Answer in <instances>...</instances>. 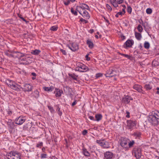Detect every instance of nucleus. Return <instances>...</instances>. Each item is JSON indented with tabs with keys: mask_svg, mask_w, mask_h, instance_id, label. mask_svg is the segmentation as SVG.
Instances as JSON below:
<instances>
[{
	"mask_svg": "<svg viewBox=\"0 0 159 159\" xmlns=\"http://www.w3.org/2000/svg\"><path fill=\"white\" fill-rule=\"evenodd\" d=\"M25 119L24 117L20 116L15 120V123L18 125H21L25 121Z\"/></svg>",
	"mask_w": 159,
	"mask_h": 159,
	"instance_id": "nucleus-7",
	"label": "nucleus"
},
{
	"mask_svg": "<svg viewBox=\"0 0 159 159\" xmlns=\"http://www.w3.org/2000/svg\"><path fill=\"white\" fill-rule=\"evenodd\" d=\"M152 9L150 8H148L146 10V12L148 14H150L152 13Z\"/></svg>",
	"mask_w": 159,
	"mask_h": 159,
	"instance_id": "nucleus-42",
	"label": "nucleus"
},
{
	"mask_svg": "<svg viewBox=\"0 0 159 159\" xmlns=\"http://www.w3.org/2000/svg\"><path fill=\"white\" fill-rule=\"evenodd\" d=\"M43 89L45 91L51 92L53 90V87H44Z\"/></svg>",
	"mask_w": 159,
	"mask_h": 159,
	"instance_id": "nucleus-31",
	"label": "nucleus"
},
{
	"mask_svg": "<svg viewBox=\"0 0 159 159\" xmlns=\"http://www.w3.org/2000/svg\"><path fill=\"white\" fill-rule=\"evenodd\" d=\"M28 58V57H27L25 55L22 54V55H21V56L19 58V62H20L21 63L26 64L28 63V62H27V60Z\"/></svg>",
	"mask_w": 159,
	"mask_h": 159,
	"instance_id": "nucleus-8",
	"label": "nucleus"
},
{
	"mask_svg": "<svg viewBox=\"0 0 159 159\" xmlns=\"http://www.w3.org/2000/svg\"><path fill=\"white\" fill-rule=\"evenodd\" d=\"M54 93L55 94V96L56 97H59L61 96V94L63 93V91L61 90L56 89Z\"/></svg>",
	"mask_w": 159,
	"mask_h": 159,
	"instance_id": "nucleus-15",
	"label": "nucleus"
},
{
	"mask_svg": "<svg viewBox=\"0 0 159 159\" xmlns=\"http://www.w3.org/2000/svg\"><path fill=\"white\" fill-rule=\"evenodd\" d=\"M40 52L39 50L36 49L32 51L31 53L34 55H37L40 53Z\"/></svg>",
	"mask_w": 159,
	"mask_h": 159,
	"instance_id": "nucleus-33",
	"label": "nucleus"
},
{
	"mask_svg": "<svg viewBox=\"0 0 159 159\" xmlns=\"http://www.w3.org/2000/svg\"><path fill=\"white\" fill-rule=\"evenodd\" d=\"M128 143V148L129 149V148H131L133 147V145L135 143L134 141L133 140L129 141Z\"/></svg>",
	"mask_w": 159,
	"mask_h": 159,
	"instance_id": "nucleus-27",
	"label": "nucleus"
},
{
	"mask_svg": "<svg viewBox=\"0 0 159 159\" xmlns=\"http://www.w3.org/2000/svg\"><path fill=\"white\" fill-rule=\"evenodd\" d=\"M89 118L91 120H93V121H95V119L92 116H89Z\"/></svg>",
	"mask_w": 159,
	"mask_h": 159,
	"instance_id": "nucleus-52",
	"label": "nucleus"
},
{
	"mask_svg": "<svg viewBox=\"0 0 159 159\" xmlns=\"http://www.w3.org/2000/svg\"><path fill=\"white\" fill-rule=\"evenodd\" d=\"M64 91L67 94L69 95L70 96H71L72 94V89L70 88L68 86H66L64 87Z\"/></svg>",
	"mask_w": 159,
	"mask_h": 159,
	"instance_id": "nucleus-12",
	"label": "nucleus"
},
{
	"mask_svg": "<svg viewBox=\"0 0 159 159\" xmlns=\"http://www.w3.org/2000/svg\"><path fill=\"white\" fill-rule=\"evenodd\" d=\"M77 67L83 70H90V68H89L88 67L84 65L81 63H78L77 64Z\"/></svg>",
	"mask_w": 159,
	"mask_h": 159,
	"instance_id": "nucleus-16",
	"label": "nucleus"
},
{
	"mask_svg": "<svg viewBox=\"0 0 159 159\" xmlns=\"http://www.w3.org/2000/svg\"><path fill=\"white\" fill-rule=\"evenodd\" d=\"M141 133L140 132L137 131L134 132L132 135L136 139H139L141 137Z\"/></svg>",
	"mask_w": 159,
	"mask_h": 159,
	"instance_id": "nucleus-20",
	"label": "nucleus"
},
{
	"mask_svg": "<svg viewBox=\"0 0 159 159\" xmlns=\"http://www.w3.org/2000/svg\"><path fill=\"white\" fill-rule=\"evenodd\" d=\"M124 56L125 57H126V58H128V59H129L130 58V56L128 55L127 54H125Z\"/></svg>",
	"mask_w": 159,
	"mask_h": 159,
	"instance_id": "nucleus-60",
	"label": "nucleus"
},
{
	"mask_svg": "<svg viewBox=\"0 0 159 159\" xmlns=\"http://www.w3.org/2000/svg\"><path fill=\"white\" fill-rule=\"evenodd\" d=\"M105 139L102 140H97L96 143L99 144L100 146L103 147V143L105 141Z\"/></svg>",
	"mask_w": 159,
	"mask_h": 159,
	"instance_id": "nucleus-29",
	"label": "nucleus"
},
{
	"mask_svg": "<svg viewBox=\"0 0 159 159\" xmlns=\"http://www.w3.org/2000/svg\"><path fill=\"white\" fill-rule=\"evenodd\" d=\"M47 155L46 154H42L41 155V158L42 159H43L44 158H46L47 157Z\"/></svg>",
	"mask_w": 159,
	"mask_h": 159,
	"instance_id": "nucleus-45",
	"label": "nucleus"
},
{
	"mask_svg": "<svg viewBox=\"0 0 159 159\" xmlns=\"http://www.w3.org/2000/svg\"><path fill=\"white\" fill-rule=\"evenodd\" d=\"M5 82L8 86L11 88L15 82L12 80L7 79L6 80Z\"/></svg>",
	"mask_w": 159,
	"mask_h": 159,
	"instance_id": "nucleus-23",
	"label": "nucleus"
},
{
	"mask_svg": "<svg viewBox=\"0 0 159 159\" xmlns=\"http://www.w3.org/2000/svg\"><path fill=\"white\" fill-rule=\"evenodd\" d=\"M120 145L124 149H125L126 150H128V143L129 139L126 138H122L120 139Z\"/></svg>",
	"mask_w": 159,
	"mask_h": 159,
	"instance_id": "nucleus-4",
	"label": "nucleus"
},
{
	"mask_svg": "<svg viewBox=\"0 0 159 159\" xmlns=\"http://www.w3.org/2000/svg\"><path fill=\"white\" fill-rule=\"evenodd\" d=\"M133 100V99L130 96L125 95L122 98V102L125 104H128L130 100Z\"/></svg>",
	"mask_w": 159,
	"mask_h": 159,
	"instance_id": "nucleus-9",
	"label": "nucleus"
},
{
	"mask_svg": "<svg viewBox=\"0 0 159 159\" xmlns=\"http://www.w3.org/2000/svg\"><path fill=\"white\" fill-rule=\"evenodd\" d=\"M88 133V131L87 130L85 129L83 130L82 134L84 135H86Z\"/></svg>",
	"mask_w": 159,
	"mask_h": 159,
	"instance_id": "nucleus-51",
	"label": "nucleus"
},
{
	"mask_svg": "<svg viewBox=\"0 0 159 159\" xmlns=\"http://www.w3.org/2000/svg\"><path fill=\"white\" fill-rule=\"evenodd\" d=\"M7 114L9 115H11L12 114V111L9 110H8L7 111Z\"/></svg>",
	"mask_w": 159,
	"mask_h": 159,
	"instance_id": "nucleus-58",
	"label": "nucleus"
},
{
	"mask_svg": "<svg viewBox=\"0 0 159 159\" xmlns=\"http://www.w3.org/2000/svg\"><path fill=\"white\" fill-rule=\"evenodd\" d=\"M127 11L128 12L130 13L132 11V8L130 6H128L127 7Z\"/></svg>",
	"mask_w": 159,
	"mask_h": 159,
	"instance_id": "nucleus-49",
	"label": "nucleus"
},
{
	"mask_svg": "<svg viewBox=\"0 0 159 159\" xmlns=\"http://www.w3.org/2000/svg\"><path fill=\"white\" fill-rule=\"evenodd\" d=\"M102 76V74L101 73H98L96 75V78H98Z\"/></svg>",
	"mask_w": 159,
	"mask_h": 159,
	"instance_id": "nucleus-44",
	"label": "nucleus"
},
{
	"mask_svg": "<svg viewBox=\"0 0 159 159\" xmlns=\"http://www.w3.org/2000/svg\"><path fill=\"white\" fill-rule=\"evenodd\" d=\"M133 44V42L132 41L130 40H128L125 43L126 47H131Z\"/></svg>",
	"mask_w": 159,
	"mask_h": 159,
	"instance_id": "nucleus-25",
	"label": "nucleus"
},
{
	"mask_svg": "<svg viewBox=\"0 0 159 159\" xmlns=\"http://www.w3.org/2000/svg\"><path fill=\"white\" fill-rule=\"evenodd\" d=\"M69 48L72 51L75 52L79 49L78 45L75 43H73L71 47L68 46Z\"/></svg>",
	"mask_w": 159,
	"mask_h": 159,
	"instance_id": "nucleus-14",
	"label": "nucleus"
},
{
	"mask_svg": "<svg viewBox=\"0 0 159 159\" xmlns=\"http://www.w3.org/2000/svg\"><path fill=\"white\" fill-rule=\"evenodd\" d=\"M106 7L108 9L110 10V11H111L112 10L111 8V7L108 4H106Z\"/></svg>",
	"mask_w": 159,
	"mask_h": 159,
	"instance_id": "nucleus-54",
	"label": "nucleus"
},
{
	"mask_svg": "<svg viewBox=\"0 0 159 159\" xmlns=\"http://www.w3.org/2000/svg\"><path fill=\"white\" fill-rule=\"evenodd\" d=\"M157 91L156 92V93L159 94V87H157L156 88Z\"/></svg>",
	"mask_w": 159,
	"mask_h": 159,
	"instance_id": "nucleus-64",
	"label": "nucleus"
},
{
	"mask_svg": "<svg viewBox=\"0 0 159 159\" xmlns=\"http://www.w3.org/2000/svg\"><path fill=\"white\" fill-rule=\"evenodd\" d=\"M11 88L16 91H20V89L22 88V87L15 82Z\"/></svg>",
	"mask_w": 159,
	"mask_h": 159,
	"instance_id": "nucleus-13",
	"label": "nucleus"
},
{
	"mask_svg": "<svg viewBox=\"0 0 159 159\" xmlns=\"http://www.w3.org/2000/svg\"><path fill=\"white\" fill-rule=\"evenodd\" d=\"M32 86L29 84H24L23 88L22 87L24 91L29 92L32 91Z\"/></svg>",
	"mask_w": 159,
	"mask_h": 159,
	"instance_id": "nucleus-10",
	"label": "nucleus"
},
{
	"mask_svg": "<svg viewBox=\"0 0 159 159\" xmlns=\"http://www.w3.org/2000/svg\"><path fill=\"white\" fill-rule=\"evenodd\" d=\"M132 153L137 159H139L142 155L141 149L138 147H134L132 151Z\"/></svg>",
	"mask_w": 159,
	"mask_h": 159,
	"instance_id": "nucleus-3",
	"label": "nucleus"
},
{
	"mask_svg": "<svg viewBox=\"0 0 159 159\" xmlns=\"http://www.w3.org/2000/svg\"><path fill=\"white\" fill-rule=\"evenodd\" d=\"M137 28L138 30V31L139 32H141L142 31L143 28L142 26L141 25H139L137 27Z\"/></svg>",
	"mask_w": 159,
	"mask_h": 159,
	"instance_id": "nucleus-38",
	"label": "nucleus"
},
{
	"mask_svg": "<svg viewBox=\"0 0 159 159\" xmlns=\"http://www.w3.org/2000/svg\"><path fill=\"white\" fill-rule=\"evenodd\" d=\"M135 37L138 40H140L141 39L142 37L141 34L138 32H135Z\"/></svg>",
	"mask_w": 159,
	"mask_h": 159,
	"instance_id": "nucleus-30",
	"label": "nucleus"
},
{
	"mask_svg": "<svg viewBox=\"0 0 159 159\" xmlns=\"http://www.w3.org/2000/svg\"><path fill=\"white\" fill-rule=\"evenodd\" d=\"M150 47L149 43L148 42H145L144 44V47L146 49H148Z\"/></svg>",
	"mask_w": 159,
	"mask_h": 159,
	"instance_id": "nucleus-40",
	"label": "nucleus"
},
{
	"mask_svg": "<svg viewBox=\"0 0 159 159\" xmlns=\"http://www.w3.org/2000/svg\"><path fill=\"white\" fill-rule=\"evenodd\" d=\"M58 27L56 26H52L50 30L52 31H56L57 30Z\"/></svg>",
	"mask_w": 159,
	"mask_h": 159,
	"instance_id": "nucleus-41",
	"label": "nucleus"
},
{
	"mask_svg": "<svg viewBox=\"0 0 159 159\" xmlns=\"http://www.w3.org/2000/svg\"><path fill=\"white\" fill-rule=\"evenodd\" d=\"M80 21H81L82 22H84V23L85 24L87 23L88 22V21L87 20L83 19L82 18H80Z\"/></svg>",
	"mask_w": 159,
	"mask_h": 159,
	"instance_id": "nucleus-47",
	"label": "nucleus"
},
{
	"mask_svg": "<svg viewBox=\"0 0 159 159\" xmlns=\"http://www.w3.org/2000/svg\"><path fill=\"white\" fill-rule=\"evenodd\" d=\"M87 44L88 45L89 47L90 48H92L93 47V42L88 39L87 41Z\"/></svg>",
	"mask_w": 159,
	"mask_h": 159,
	"instance_id": "nucleus-26",
	"label": "nucleus"
},
{
	"mask_svg": "<svg viewBox=\"0 0 159 159\" xmlns=\"http://www.w3.org/2000/svg\"><path fill=\"white\" fill-rule=\"evenodd\" d=\"M60 50L64 55H66V52L65 50L61 49Z\"/></svg>",
	"mask_w": 159,
	"mask_h": 159,
	"instance_id": "nucleus-55",
	"label": "nucleus"
},
{
	"mask_svg": "<svg viewBox=\"0 0 159 159\" xmlns=\"http://www.w3.org/2000/svg\"><path fill=\"white\" fill-rule=\"evenodd\" d=\"M113 156V153L110 152H107L104 153V159H111Z\"/></svg>",
	"mask_w": 159,
	"mask_h": 159,
	"instance_id": "nucleus-11",
	"label": "nucleus"
},
{
	"mask_svg": "<svg viewBox=\"0 0 159 159\" xmlns=\"http://www.w3.org/2000/svg\"><path fill=\"white\" fill-rule=\"evenodd\" d=\"M21 55H22V53L16 52H14L12 53L11 57L15 58H17L18 59L21 56Z\"/></svg>",
	"mask_w": 159,
	"mask_h": 159,
	"instance_id": "nucleus-18",
	"label": "nucleus"
},
{
	"mask_svg": "<svg viewBox=\"0 0 159 159\" xmlns=\"http://www.w3.org/2000/svg\"><path fill=\"white\" fill-rule=\"evenodd\" d=\"M10 159H21V155L16 151H11L7 155Z\"/></svg>",
	"mask_w": 159,
	"mask_h": 159,
	"instance_id": "nucleus-2",
	"label": "nucleus"
},
{
	"mask_svg": "<svg viewBox=\"0 0 159 159\" xmlns=\"http://www.w3.org/2000/svg\"><path fill=\"white\" fill-rule=\"evenodd\" d=\"M77 103V100L76 99H75H75L74 102L72 103V104H71V106H74L75 105V104H76Z\"/></svg>",
	"mask_w": 159,
	"mask_h": 159,
	"instance_id": "nucleus-53",
	"label": "nucleus"
},
{
	"mask_svg": "<svg viewBox=\"0 0 159 159\" xmlns=\"http://www.w3.org/2000/svg\"><path fill=\"white\" fill-rule=\"evenodd\" d=\"M145 88L147 90H150L152 88V87L149 84H147L145 85Z\"/></svg>",
	"mask_w": 159,
	"mask_h": 159,
	"instance_id": "nucleus-36",
	"label": "nucleus"
},
{
	"mask_svg": "<svg viewBox=\"0 0 159 159\" xmlns=\"http://www.w3.org/2000/svg\"><path fill=\"white\" fill-rule=\"evenodd\" d=\"M115 72L114 70H109V71L105 74V75L107 77H111L115 75V74L114 73Z\"/></svg>",
	"mask_w": 159,
	"mask_h": 159,
	"instance_id": "nucleus-17",
	"label": "nucleus"
},
{
	"mask_svg": "<svg viewBox=\"0 0 159 159\" xmlns=\"http://www.w3.org/2000/svg\"><path fill=\"white\" fill-rule=\"evenodd\" d=\"M68 75L70 78H71L74 80H77V78L78 77V75H77L73 73H69Z\"/></svg>",
	"mask_w": 159,
	"mask_h": 159,
	"instance_id": "nucleus-21",
	"label": "nucleus"
},
{
	"mask_svg": "<svg viewBox=\"0 0 159 159\" xmlns=\"http://www.w3.org/2000/svg\"><path fill=\"white\" fill-rule=\"evenodd\" d=\"M56 106H57V111H58V115L60 116H61L62 115V112L60 111V108L58 106L56 105Z\"/></svg>",
	"mask_w": 159,
	"mask_h": 159,
	"instance_id": "nucleus-39",
	"label": "nucleus"
},
{
	"mask_svg": "<svg viewBox=\"0 0 159 159\" xmlns=\"http://www.w3.org/2000/svg\"><path fill=\"white\" fill-rule=\"evenodd\" d=\"M152 65L153 66H156L159 65V62L158 61L154 60L152 62Z\"/></svg>",
	"mask_w": 159,
	"mask_h": 159,
	"instance_id": "nucleus-35",
	"label": "nucleus"
},
{
	"mask_svg": "<svg viewBox=\"0 0 159 159\" xmlns=\"http://www.w3.org/2000/svg\"><path fill=\"white\" fill-rule=\"evenodd\" d=\"M71 11L72 13L74 14L75 15H77V12L76 11H74L73 8H71Z\"/></svg>",
	"mask_w": 159,
	"mask_h": 159,
	"instance_id": "nucleus-43",
	"label": "nucleus"
},
{
	"mask_svg": "<svg viewBox=\"0 0 159 159\" xmlns=\"http://www.w3.org/2000/svg\"><path fill=\"white\" fill-rule=\"evenodd\" d=\"M48 109L50 110V112L52 113H55V110L53 109V107L51 106H48Z\"/></svg>",
	"mask_w": 159,
	"mask_h": 159,
	"instance_id": "nucleus-37",
	"label": "nucleus"
},
{
	"mask_svg": "<svg viewBox=\"0 0 159 159\" xmlns=\"http://www.w3.org/2000/svg\"><path fill=\"white\" fill-rule=\"evenodd\" d=\"M70 2V1L69 0H68L67 2H64V4L66 5H67L69 4Z\"/></svg>",
	"mask_w": 159,
	"mask_h": 159,
	"instance_id": "nucleus-59",
	"label": "nucleus"
},
{
	"mask_svg": "<svg viewBox=\"0 0 159 159\" xmlns=\"http://www.w3.org/2000/svg\"><path fill=\"white\" fill-rule=\"evenodd\" d=\"M127 129L130 130L133 129L136 125V122L135 120H128L127 121Z\"/></svg>",
	"mask_w": 159,
	"mask_h": 159,
	"instance_id": "nucleus-5",
	"label": "nucleus"
},
{
	"mask_svg": "<svg viewBox=\"0 0 159 159\" xmlns=\"http://www.w3.org/2000/svg\"><path fill=\"white\" fill-rule=\"evenodd\" d=\"M123 14V12H118L116 14V17H118L119 16V15L122 16Z\"/></svg>",
	"mask_w": 159,
	"mask_h": 159,
	"instance_id": "nucleus-48",
	"label": "nucleus"
},
{
	"mask_svg": "<svg viewBox=\"0 0 159 159\" xmlns=\"http://www.w3.org/2000/svg\"><path fill=\"white\" fill-rule=\"evenodd\" d=\"M95 117L96 118L95 121H98L102 119V116L101 114H98L95 115Z\"/></svg>",
	"mask_w": 159,
	"mask_h": 159,
	"instance_id": "nucleus-28",
	"label": "nucleus"
},
{
	"mask_svg": "<svg viewBox=\"0 0 159 159\" xmlns=\"http://www.w3.org/2000/svg\"><path fill=\"white\" fill-rule=\"evenodd\" d=\"M148 120L154 126L159 125V111L157 110L152 111L148 116Z\"/></svg>",
	"mask_w": 159,
	"mask_h": 159,
	"instance_id": "nucleus-1",
	"label": "nucleus"
},
{
	"mask_svg": "<svg viewBox=\"0 0 159 159\" xmlns=\"http://www.w3.org/2000/svg\"><path fill=\"white\" fill-rule=\"evenodd\" d=\"M134 89L137 91L139 92H141L142 91V86L138 84H136L134 85L133 86Z\"/></svg>",
	"mask_w": 159,
	"mask_h": 159,
	"instance_id": "nucleus-19",
	"label": "nucleus"
},
{
	"mask_svg": "<svg viewBox=\"0 0 159 159\" xmlns=\"http://www.w3.org/2000/svg\"><path fill=\"white\" fill-rule=\"evenodd\" d=\"M83 5H84V6L82 5L81 6H77V9H86L87 10H89V7L87 5L85 4H84Z\"/></svg>",
	"mask_w": 159,
	"mask_h": 159,
	"instance_id": "nucleus-24",
	"label": "nucleus"
},
{
	"mask_svg": "<svg viewBox=\"0 0 159 159\" xmlns=\"http://www.w3.org/2000/svg\"><path fill=\"white\" fill-rule=\"evenodd\" d=\"M113 6L115 7H117L118 6L117 4L116 3V2L113 3L112 4Z\"/></svg>",
	"mask_w": 159,
	"mask_h": 159,
	"instance_id": "nucleus-56",
	"label": "nucleus"
},
{
	"mask_svg": "<svg viewBox=\"0 0 159 159\" xmlns=\"http://www.w3.org/2000/svg\"><path fill=\"white\" fill-rule=\"evenodd\" d=\"M109 143L107 141H104L103 147L104 148H108L110 147Z\"/></svg>",
	"mask_w": 159,
	"mask_h": 159,
	"instance_id": "nucleus-32",
	"label": "nucleus"
},
{
	"mask_svg": "<svg viewBox=\"0 0 159 159\" xmlns=\"http://www.w3.org/2000/svg\"><path fill=\"white\" fill-rule=\"evenodd\" d=\"M123 0H119L117 1V3L118 4H121L123 2Z\"/></svg>",
	"mask_w": 159,
	"mask_h": 159,
	"instance_id": "nucleus-63",
	"label": "nucleus"
},
{
	"mask_svg": "<svg viewBox=\"0 0 159 159\" xmlns=\"http://www.w3.org/2000/svg\"><path fill=\"white\" fill-rule=\"evenodd\" d=\"M5 53L6 55H7V56H8L9 57H11L12 53H9L8 52H6Z\"/></svg>",
	"mask_w": 159,
	"mask_h": 159,
	"instance_id": "nucleus-50",
	"label": "nucleus"
},
{
	"mask_svg": "<svg viewBox=\"0 0 159 159\" xmlns=\"http://www.w3.org/2000/svg\"><path fill=\"white\" fill-rule=\"evenodd\" d=\"M77 11L83 16L86 19H88L89 18V16L88 12L84 9H77Z\"/></svg>",
	"mask_w": 159,
	"mask_h": 159,
	"instance_id": "nucleus-6",
	"label": "nucleus"
},
{
	"mask_svg": "<svg viewBox=\"0 0 159 159\" xmlns=\"http://www.w3.org/2000/svg\"><path fill=\"white\" fill-rule=\"evenodd\" d=\"M82 153L86 157H89L90 156V153L85 148H84L82 149Z\"/></svg>",
	"mask_w": 159,
	"mask_h": 159,
	"instance_id": "nucleus-22",
	"label": "nucleus"
},
{
	"mask_svg": "<svg viewBox=\"0 0 159 159\" xmlns=\"http://www.w3.org/2000/svg\"><path fill=\"white\" fill-rule=\"evenodd\" d=\"M43 145V143L42 142H40L38 144H37L36 147L37 148H39V147L42 146Z\"/></svg>",
	"mask_w": 159,
	"mask_h": 159,
	"instance_id": "nucleus-46",
	"label": "nucleus"
},
{
	"mask_svg": "<svg viewBox=\"0 0 159 159\" xmlns=\"http://www.w3.org/2000/svg\"><path fill=\"white\" fill-rule=\"evenodd\" d=\"M34 96L36 98H38L39 96V92L37 90H35L34 92Z\"/></svg>",
	"mask_w": 159,
	"mask_h": 159,
	"instance_id": "nucleus-34",
	"label": "nucleus"
},
{
	"mask_svg": "<svg viewBox=\"0 0 159 159\" xmlns=\"http://www.w3.org/2000/svg\"><path fill=\"white\" fill-rule=\"evenodd\" d=\"M89 54H87V55H86V56H85V57L86 58V60L88 61H89L90 60V58L89 57Z\"/></svg>",
	"mask_w": 159,
	"mask_h": 159,
	"instance_id": "nucleus-57",
	"label": "nucleus"
},
{
	"mask_svg": "<svg viewBox=\"0 0 159 159\" xmlns=\"http://www.w3.org/2000/svg\"><path fill=\"white\" fill-rule=\"evenodd\" d=\"M31 75H32L34 76V77H36L37 76L36 74L34 72L32 73L31 74Z\"/></svg>",
	"mask_w": 159,
	"mask_h": 159,
	"instance_id": "nucleus-62",
	"label": "nucleus"
},
{
	"mask_svg": "<svg viewBox=\"0 0 159 159\" xmlns=\"http://www.w3.org/2000/svg\"><path fill=\"white\" fill-rule=\"evenodd\" d=\"M19 16V17L21 19H22L23 21H24L26 22H27V21L24 19V18L21 16V15H20Z\"/></svg>",
	"mask_w": 159,
	"mask_h": 159,
	"instance_id": "nucleus-61",
	"label": "nucleus"
}]
</instances>
